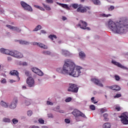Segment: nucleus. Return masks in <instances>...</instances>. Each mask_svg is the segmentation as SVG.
<instances>
[{"mask_svg": "<svg viewBox=\"0 0 128 128\" xmlns=\"http://www.w3.org/2000/svg\"><path fill=\"white\" fill-rule=\"evenodd\" d=\"M82 69V68L80 66H76L72 60L67 59L65 60L62 68H58L56 69V72L62 74H70L74 78H78L80 76L82 72L80 70Z\"/></svg>", "mask_w": 128, "mask_h": 128, "instance_id": "nucleus-1", "label": "nucleus"}, {"mask_svg": "<svg viewBox=\"0 0 128 128\" xmlns=\"http://www.w3.org/2000/svg\"><path fill=\"white\" fill-rule=\"evenodd\" d=\"M108 26L110 30L116 34H126L128 32V19L124 18L119 22H114L112 20L108 22Z\"/></svg>", "mask_w": 128, "mask_h": 128, "instance_id": "nucleus-2", "label": "nucleus"}, {"mask_svg": "<svg viewBox=\"0 0 128 128\" xmlns=\"http://www.w3.org/2000/svg\"><path fill=\"white\" fill-rule=\"evenodd\" d=\"M72 114H73V116L76 117V120H78V116H82V118H86V115L84 113L80 112V111L76 109L74 110V111L72 112Z\"/></svg>", "mask_w": 128, "mask_h": 128, "instance_id": "nucleus-3", "label": "nucleus"}, {"mask_svg": "<svg viewBox=\"0 0 128 128\" xmlns=\"http://www.w3.org/2000/svg\"><path fill=\"white\" fill-rule=\"evenodd\" d=\"M70 86L68 88V92H71L76 93L78 92V87L76 84H70Z\"/></svg>", "mask_w": 128, "mask_h": 128, "instance_id": "nucleus-4", "label": "nucleus"}, {"mask_svg": "<svg viewBox=\"0 0 128 128\" xmlns=\"http://www.w3.org/2000/svg\"><path fill=\"white\" fill-rule=\"evenodd\" d=\"M77 27H80L82 30H90V28L88 26V23L86 22H84L82 20H80L79 24L76 25Z\"/></svg>", "mask_w": 128, "mask_h": 128, "instance_id": "nucleus-5", "label": "nucleus"}, {"mask_svg": "<svg viewBox=\"0 0 128 128\" xmlns=\"http://www.w3.org/2000/svg\"><path fill=\"white\" fill-rule=\"evenodd\" d=\"M20 4L24 10H28V12H32V8L28 4L26 3V2L22 1Z\"/></svg>", "mask_w": 128, "mask_h": 128, "instance_id": "nucleus-6", "label": "nucleus"}, {"mask_svg": "<svg viewBox=\"0 0 128 128\" xmlns=\"http://www.w3.org/2000/svg\"><path fill=\"white\" fill-rule=\"evenodd\" d=\"M26 84L29 88H34V80L32 77H28L26 79Z\"/></svg>", "mask_w": 128, "mask_h": 128, "instance_id": "nucleus-7", "label": "nucleus"}, {"mask_svg": "<svg viewBox=\"0 0 128 128\" xmlns=\"http://www.w3.org/2000/svg\"><path fill=\"white\" fill-rule=\"evenodd\" d=\"M11 54L12 56H14L17 58H24V54L16 50L14 51Z\"/></svg>", "mask_w": 128, "mask_h": 128, "instance_id": "nucleus-8", "label": "nucleus"}, {"mask_svg": "<svg viewBox=\"0 0 128 128\" xmlns=\"http://www.w3.org/2000/svg\"><path fill=\"white\" fill-rule=\"evenodd\" d=\"M92 82H94L96 86H98L101 88H104V84L100 82V81L96 78H92L91 79Z\"/></svg>", "mask_w": 128, "mask_h": 128, "instance_id": "nucleus-9", "label": "nucleus"}, {"mask_svg": "<svg viewBox=\"0 0 128 128\" xmlns=\"http://www.w3.org/2000/svg\"><path fill=\"white\" fill-rule=\"evenodd\" d=\"M16 104H18V99H14L11 102L9 106L11 110H14L16 108Z\"/></svg>", "mask_w": 128, "mask_h": 128, "instance_id": "nucleus-10", "label": "nucleus"}, {"mask_svg": "<svg viewBox=\"0 0 128 128\" xmlns=\"http://www.w3.org/2000/svg\"><path fill=\"white\" fill-rule=\"evenodd\" d=\"M118 118H121L120 120L123 124H128V116H119Z\"/></svg>", "mask_w": 128, "mask_h": 128, "instance_id": "nucleus-11", "label": "nucleus"}, {"mask_svg": "<svg viewBox=\"0 0 128 128\" xmlns=\"http://www.w3.org/2000/svg\"><path fill=\"white\" fill-rule=\"evenodd\" d=\"M112 63L113 64H114V66H118V68H122L123 70H128V68L124 66H122L120 63H119L118 62H116L115 60H112Z\"/></svg>", "mask_w": 128, "mask_h": 128, "instance_id": "nucleus-12", "label": "nucleus"}, {"mask_svg": "<svg viewBox=\"0 0 128 128\" xmlns=\"http://www.w3.org/2000/svg\"><path fill=\"white\" fill-rule=\"evenodd\" d=\"M10 74L11 76H16L17 81L18 82L20 80V76H18V74H20V73L18 72V70H12V71H10Z\"/></svg>", "mask_w": 128, "mask_h": 128, "instance_id": "nucleus-13", "label": "nucleus"}, {"mask_svg": "<svg viewBox=\"0 0 128 128\" xmlns=\"http://www.w3.org/2000/svg\"><path fill=\"white\" fill-rule=\"evenodd\" d=\"M108 88L112 90H116V92H118L119 90H120V87L118 85L108 86Z\"/></svg>", "mask_w": 128, "mask_h": 128, "instance_id": "nucleus-14", "label": "nucleus"}, {"mask_svg": "<svg viewBox=\"0 0 128 128\" xmlns=\"http://www.w3.org/2000/svg\"><path fill=\"white\" fill-rule=\"evenodd\" d=\"M0 52L2 54H9L10 56H12V52L8 50H6L4 48H1L0 50Z\"/></svg>", "mask_w": 128, "mask_h": 128, "instance_id": "nucleus-15", "label": "nucleus"}, {"mask_svg": "<svg viewBox=\"0 0 128 128\" xmlns=\"http://www.w3.org/2000/svg\"><path fill=\"white\" fill-rule=\"evenodd\" d=\"M77 12H86V8H84L82 6L80 5L79 7L76 10Z\"/></svg>", "mask_w": 128, "mask_h": 128, "instance_id": "nucleus-16", "label": "nucleus"}, {"mask_svg": "<svg viewBox=\"0 0 128 128\" xmlns=\"http://www.w3.org/2000/svg\"><path fill=\"white\" fill-rule=\"evenodd\" d=\"M56 4H58V6H60L64 8H66V10H70V7H68V6L66 4L58 3V2H56Z\"/></svg>", "mask_w": 128, "mask_h": 128, "instance_id": "nucleus-17", "label": "nucleus"}, {"mask_svg": "<svg viewBox=\"0 0 128 128\" xmlns=\"http://www.w3.org/2000/svg\"><path fill=\"white\" fill-rule=\"evenodd\" d=\"M62 54L65 56H70V52L68 50H62Z\"/></svg>", "mask_w": 128, "mask_h": 128, "instance_id": "nucleus-18", "label": "nucleus"}, {"mask_svg": "<svg viewBox=\"0 0 128 128\" xmlns=\"http://www.w3.org/2000/svg\"><path fill=\"white\" fill-rule=\"evenodd\" d=\"M0 104L2 106H3V108H8V104L4 102V100H2Z\"/></svg>", "mask_w": 128, "mask_h": 128, "instance_id": "nucleus-19", "label": "nucleus"}, {"mask_svg": "<svg viewBox=\"0 0 128 128\" xmlns=\"http://www.w3.org/2000/svg\"><path fill=\"white\" fill-rule=\"evenodd\" d=\"M79 56L81 60H82V58H86V54H84V52H79Z\"/></svg>", "mask_w": 128, "mask_h": 128, "instance_id": "nucleus-20", "label": "nucleus"}, {"mask_svg": "<svg viewBox=\"0 0 128 128\" xmlns=\"http://www.w3.org/2000/svg\"><path fill=\"white\" fill-rule=\"evenodd\" d=\"M38 46H40V48H44V50H48V46H46V45H44L42 43L38 42Z\"/></svg>", "mask_w": 128, "mask_h": 128, "instance_id": "nucleus-21", "label": "nucleus"}, {"mask_svg": "<svg viewBox=\"0 0 128 128\" xmlns=\"http://www.w3.org/2000/svg\"><path fill=\"white\" fill-rule=\"evenodd\" d=\"M112 125H110V122H106L104 124L102 128H110Z\"/></svg>", "mask_w": 128, "mask_h": 128, "instance_id": "nucleus-22", "label": "nucleus"}, {"mask_svg": "<svg viewBox=\"0 0 128 128\" xmlns=\"http://www.w3.org/2000/svg\"><path fill=\"white\" fill-rule=\"evenodd\" d=\"M103 116L104 118V122H108L109 118H108V114H104Z\"/></svg>", "mask_w": 128, "mask_h": 128, "instance_id": "nucleus-23", "label": "nucleus"}, {"mask_svg": "<svg viewBox=\"0 0 128 128\" xmlns=\"http://www.w3.org/2000/svg\"><path fill=\"white\" fill-rule=\"evenodd\" d=\"M13 30H16L17 32H22V29L18 28L17 26H14L13 27Z\"/></svg>", "mask_w": 128, "mask_h": 128, "instance_id": "nucleus-24", "label": "nucleus"}, {"mask_svg": "<svg viewBox=\"0 0 128 128\" xmlns=\"http://www.w3.org/2000/svg\"><path fill=\"white\" fill-rule=\"evenodd\" d=\"M20 44H29V42L26 41V40H18Z\"/></svg>", "mask_w": 128, "mask_h": 128, "instance_id": "nucleus-25", "label": "nucleus"}, {"mask_svg": "<svg viewBox=\"0 0 128 128\" xmlns=\"http://www.w3.org/2000/svg\"><path fill=\"white\" fill-rule=\"evenodd\" d=\"M43 6L46 10H50L51 8L50 7V6L46 5L44 4H42Z\"/></svg>", "mask_w": 128, "mask_h": 128, "instance_id": "nucleus-26", "label": "nucleus"}, {"mask_svg": "<svg viewBox=\"0 0 128 128\" xmlns=\"http://www.w3.org/2000/svg\"><path fill=\"white\" fill-rule=\"evenodd\" d=\"M24 104L26 106H30V100L26 99L25 100Z\"/></svg>", "mask_w": 128, "mask_h": 128, "instance_id": "nucleus-27", "label": "nucleus"}, {"mask_svg": "<svg viewBox=\"0 0 128 128\" xmlns=\"http://www.w3.org/2000/svg\"><path fill=\"white\" fill-rule=\"evenodd\" d=\"M42 28V26L40 25H38L33 30V32H38V30H40Z\"/></svg>", "mask_w": 128, "mask_h": 128, "instance_id": "nucleus-28", "label": "nucleus"}, {"mask_svg": "<svg viewBox=\"0 0 128 128\" xmlns=\"http://www.w3.org/2000/svg\"><path fill=\"white\" fill-rule=\"evenodd\" d=\"M36 74H38V76H44V73L40 69L38 70V71H37V73H36Z\"/></svg>", "mask_w": 128, "mask_h": 128, "instance_id": "nucleus-29", "label": "nucleus"}, {"mask_svg": "<svg viewBox=\"0 0 128 128\" xmlns=\"http://www.w3.org/2000/svg\"><path fill=\"white\" fill-rule=\"evenodd\" d=\"M94 4H100V2L99 0H92Z\"/></svg>", "mask_w": 128, "mask_h": 128, "instance_id": "nucleus-30", "label": "nucleus"}, {"mask_svg": "<svg viewBox=\"0 0 128 128\" xmlns=\"http://www.w3.org/2000/svg\"><path fill=\"white\" fill-rule=\"evenodd\" d=\"M49 38H50L52 40H54V38H56V36L51 34L48 36Z\"/></svg>", "mask_w": 128, "mask_h": 128, "instance_id": "nucleus-31", "label": "nucleus"}, {"mask_svg": "<svg viewBox=\"0 0 128 128\" xmlns=\"http://www.w3.org/2000/svg\"><path fill=\"white\" fill-rule=\"evenodd\" d=\"M38 68H32V70L33 72H34L35 74H36L38 72Z\"/></svg>", "mask_w": 128, "mask_h": 128, "instance_id": "nucleus-32", "label": "nucleus"}, {"mask_svg": "<svg viewBox=\"0 0 128 128\" xmlns=\"http://www.w3.org/2000/svg\"><path fill=\"white\" fill-rule=\"evenodd\" d=\"M3 122H10V120L8 118H3Z\"/></svg>", "mask_w": 128, "mask_h": 128, "instance_id": "nucleus-33", "label": "nucleus"}, {"mask_svg": "<svg viewBox=\"0 0 128 128\" xmlns=\"http://www.w3.org/2000/svg\"><path fill=\"white\" fill-rule=\"evenodd\" d=\"M12 122L14 124H16L18 122V120L16 118H13L12 120Z\"/></svg>", "mask_w": 128, "mask_h": 128, "instance_id": "nucleus-34", "label": "nucleus"}, {"mask_svg": "<svg viewBox=\"0 0 128 128\" xmlns=\"http://www.w3.org/2000/svg\"><path fill=\"white\" fill-rule=\"evenodd\" d=\"M55 112H64V111L62 110H60V107L58 106V108H56L55 109Z\"/></svg>", "mask_w": 128, "mask_h": 128, "instance_id": "nucleus-35", "label": "nucleus"}, {"mask_svg": "<svg viewBox=\"0 0 128 128\" xmlns=\"http://www.w3.org/2000/svg\"><path fill=\"white\" fill-rule=\"evenodd\" d=\"M108 112V110L104 108H102L100 110V112H101V114H104V112Z\"/></svg>", "mask_w": 128, "mask_h": 128, "instance_id": "nucleus-36", "label": "nucleus"}, {"mask_svg": "<svg viewBox=\"0 0 128 128\" xmlns=\"http://www.w3.org/2000/svg\"><path fill=\"white\" fill-rule=\"evenodd\" d=\"M27 114L28 116H32V111L30 110L28 111Z\"/></svg>", "mask_w": 128, "mask_h": 128, "instance_id": "nucleus-37", "label": "nucleus"}, {"mask_svg": "<svg viewBox=\"0 0 128 128\" xmlns=\"http://www.w3.org/2000/svg\"><path fill=\"white\" fill-rule=\"evenodd\" d=\"M90 110H96V106L94 105H90Z\"/></svg>", "mask_w": 128, "mask_h": 128, "instance_id": "nucleus-38", "label": "nucleus"}, {"mask_svg": "<svg viewBox=\"0 0 128 128\" xmlns=\"http://www.w3.org/2000/svg\"><path fill=\"white\" fill-rule=\"evenodd\" d=\"M114 10V6H110L109 8H108V10H110V12L112 10Z\"/></svg>", "mask_w": 128, "mask_h": 128, "instance_id": "nucleus-39", "label": "nucleus"}, {"mask_svg": "<svg viewBox=\"0 0 128 128\" xmlns=\"http://www.w3.org/2000/svg\"><path fill=\"white\" fill-rule=\"evenodd\" d=\"M72 98L69 97V98H67L66 99L65 102H72Z\"/></svg>", "mask_w": 128, "mask_h": 128, "instance_id": "nucleus-40", "label": "nucleus"}, {"mask_svg": "<svg viewBox=\"0 0 128 128\" xmlns=\"http://www.w3.org/2000/svg\"><path fill=\"white\" fill-rule=\"evenodd\" d=\"M72 6L73 8H74L76 10L78 8V4H74L72 5Z\"/></svg>", "mask_w": 128, "mask_h": 128, "instance_id": "nucleus-41", "label": "nucleus"}, {"mask_svg": "<svg viewBox=\"0 0 128 128\" xmlns=\"http://www.w3.org/2000/svg\"><path fill=\"white\" fill-rule=\"evenodd\" d=\"M102 16H104V18H108V16H112V14H102Z\"/></svg>", "mask_w": 128, "mask_h": 128, "instance_id": "nucleus-42", "label": "nucleus"}, {"mask_svg": "<svg viewBox=\"0 0 128 128\" xmlns=\"http://www.w3.org/2000/svg\"><path fill=\"white\" fill-rule=\"evenodd\" d=\"M122 96V94H117L116 95L114 96V98H120Z\"/></svg>", "mask_w": 128, "mask_h": 128, "instance_id": "nucleus-43", "label": "nucleus"}, {"mask_svg": "<svg viewBox=\"0 0 128 128\" xmlns=\"http://www.w3.org/2000/svg\"><path fill=\"white\" fill-rule=\"evenodd\" d=\"M43 54H48V56H50V51H44Z\"/></svg>", "mask_w": 128, "mask_h": 128, "instance_id": "nucleus-44", "label": "nucleus"}, {"mask_svg": "<svg viewBox=\"0 0 128 128\" xmlns=\"http://www.w3.org/2000/svg\"><path fill=\"white\" fill-rule=\"evenodd\" d=\"M91 100H92V102H93V104H98V102H96L94 100V97H92L91 98Z\"/></svg>", "mask_w": 128, "mask_h": 128, "instance_id": "nucleus-45", "label": "nucleus"}, {"mask_svg": "<svg viewBox=\"0 0 128 128\" xmlns=\"http://www.w3.org/2000/svg\"><path fill=\"white\" fill-rule=\"evenodd\" d=\"M114 78H115L116 80H120V76L118 75H115Z\"/></svg>", "mask_w": 128, "mask_h": 128, "instance_id": "nucleus-46", "label": "nucleus"}, {"mask_svg": "<svg viewBox=\"0 0 128 128\" xmlns=\"http://www.w3.org/2000/svg\"><path fill=\"white\" fill-rule=\"evenodd\" d=\"M38 121L39 122L40 124H44V120L42 118H40Z\"/></svg>", "mask_w": 128, "mask_h": 128, "instance_id": "nucleus-47", "label": "nucleus"}, {"mask_svg": "<svg viewBox=\"0 0 128 128\" xmlns=\"http://www.w3.org/2000/svg\"><path fill=\"white\" fill-rule=\"evenodd\" d=\"M6 28H10V30H14V26H12L10 25H6Z\"/></svg>", "mask_w": 128, "mask_h": 128, "instance_id": "nucleus-48", "label": "nucleus"}, {"mask_svg": "<svg viewBox=\"0 0 128 128\" xmlns=\"http://www.w3.org/2000/svg\"><path fill=\"white\" fill-rule=\"evenodd\" d=\"M2 84H6V78H2L1 80Z\"/></svg>", "mask_w": 128, "mask_h": 128, "instance_id": "nucleus-49", "label": "nucleus"}, {"mask_svg": "<svg viewBox=\"0 0 128 128\" xmlns=\"http://www.w3.org/2000/svg\"><path fill=\"white\" fill-rule=\"evenodd\" d=\"M64 122H66V124H70V120L68 118H66L64 120Z\"/></svg>", "mask_w": 128, "mask_h": 128, "instance_id": "nucleus-50", "label": "nucleus"}, {"mask_svg": "<svg viewBox=\"0 0 128 128\" xmlns=\"http://www.w3.org/2000/svg\"><path fill=\"white\" fill-rule=\"evenodd\" d=\"M20 64L21 66H28V63H26V62H22L20 63Z\"/></svg>", "mask_w": 128, "mask_h": 128, "instance_id": "nucleus-51", "label": "nucleus"}, {"mask_svg": "<svg viewBox=\"0 0 128 128\" xmlns=\"http://www.w3.org/2000/svg\"><path fill=\"white\" fill-rule=\"evenodd\" d=\"M47 104H48V106H54V103H52L48 101Z\"/></svg>", "mask_w": 128, "mask_h": 128, "instance_id": "nucleus-52", "label": "nucleus"}, {"mask_svg": "<svg viewBox=\"0 0 128 128\" xmlns=\"http://www.w3.org/2000/svg\"><path fill=\"white\" fill-rule=\"evenodd\" d=\"M48 4H54V1L52 0H46Z\"/></svg>", "mask_w": 128, "mask_h": 128, "instance_id": "nucleus-53", "label": "nucleus"}, {"mask_svg": "<svg viewBox=\"0 0 128 128\" xmlns=\"http://www.w3.org/2000/svg\"><path fill=\"white\" fill-rule=\"evenodd\" d=\"M116 110H118V112H120V108L118 106H116Z\"/></svg>", "mask_w": 128, "mask_h": 128, "instance_id": "nucleus-54", "label": "nucleus"}, {"mask_svg": "<svg viewBox=\"0 0 128 128\" xmlns=\"http://www.w3.org/2000/svg\"><path fill=\"white\" fill-rule=\"evenodd\" d=\"M48 118H54V115L52 114H48Z\"/></svg>", "mask_w": 128, "mask_h": 128, "instance_id": "nucleus-55", "label": "nucleus"}, {"mask_svg": "<svg viewBox=\"0 0 128 128\" xmlns=\"http://www.w3.org/2000/svg\"><path fill=\"white\" fill-rule=\"evenodd\" d=\"M29 128H40V127L38 126H30Z\"/></svg>", "mask_w": 128, "mask_h": 128, "instance_id": "nucleus-56", "label": "nucleus"}, {"mask_svg": "<svg viewBox=\"0 0 128 128\" xmlns=\"http://www.w3.org/2000/svg\"><path fill=\"white\" fill-rule=\"evenodd\" d=\"M12 57L10 56H9V57H8V62H12Z\"/></svg>", "mask_w": 128, "mask_h": 128, "instance_id": "nucleus-57", "label": "nucleus"}, {"mask_svg": "<svg viewBox=\"0 0 128 128\" xmlns=\"http://www.w3.org/2000/svg\"><path fill=\"white\" fill-rule=\"evenodd\" d=\"M32 44H34V46H38V42H34Z\"/></svg>", "mask_w": 128, "mask_h": 128, "instance_id": "nucleus-58", "label": "nucleus"}, {"mask_svg": "<svg viewBox=\"0 0 128 128\" xmlns=\"http://www.w3.org/2000/svg\"><path fill=\"white\" fill-rule=\"evenodd\" d=\"M26 76H28L29 74H30V72H28V71H26L25 72Z\"/></svg>", "mask_w": 128, "mask_h": 128, "instance_id": "nucleus-59", "label": "nucleus"}, {"mask_svg": "<svg viewBox=\"0 0 128 128\" xmlns=\"http://www.w3.org/2000/svg\"><path fill=\"white\" fill-rule=\"evenodd\" d=\"M34 8H38V10H40V6H38V5H34Z\"/></svg>", "mask_w": 128, "mask_h": 128, "instance_id": "nucleus-60", "label": "nucleus"}, {"mask_svg": "<svg viewBox=\"0 0 128 128\" xmlns=\"http://www.w3.org/2000/svg\"><path fill=\"white\" fill-rule=\"evenodd\" d=\"M39 10H40L44 11V8L41 6L40 7Z\"/></svg>", "mask_w": 128, "mask_h": 128, "instance_id": "nucleus-61", "label": "nucleus"}, {"mask_svg": "<svg viewBox=\"0 0 128 128\" xmlns=\"http://www.w3.org/2000/svg\"><path fill=\"white\" fill-rule=\"evenodd\" d=\"M62 20H66V16H63L62 18Z\"/></svg>", "mask_w": 128, "mask_h": 128, "instance_id": "nucleus-62", "label": "nucleus"}, {"mask_svg": "<svg viewBox=\"0 0 128 128\" xmlns=\"http://www.w3.org/2000/svg\"><path fill=\"white\" fill-rule=\"evenodd\" d=\"M41 32L42 34H46V31L44 30H41Z\"/></svg>", "mask_w": 128, "mask_h": 128, "instance_id": "nucleus-63", "label": "nucleus"}, {"mask_svg": "<svg viewBox=\"0 0 128 128\" xmlns=\"http://www.w3.org/2000/svg\"><path fill=\"white\" fill-rule=\"evenodd\" d=\"M10 82H14V80H10Z\"/></svg>", "mask_w": 128, "mask_h": 128, "instance_id": "nucleus-64", "label": "nucleus"}]
</instances>
